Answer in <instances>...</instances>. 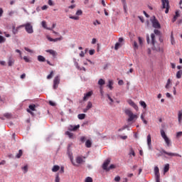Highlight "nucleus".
Wrapping results in <instances>:
<instances>
[{
  "instance_id": "nucleus-1",
  "label": "nucleus",
  "mask_w": 182,
  "mask_h": 182,
  "mask_svg": "<svg viewBox=\"0 0 182 182\" xmlns=\"http://www.w3.org/2000/svg\"><path fill=\"white\" fill-rule=\"evenodd\" d=\"M124 113L129 117L127 119L128 122H133V120H134V119H137V117H138L137 114H133V112H132V110H130L129 109H125Z\"/></svg>"
},
{
  "instance_id": "nucleus-2",
  "label": "nucleus",
  "mask_w": 182,
  "mask_h": 182,
  "mask_svg": "<svg viewBox=\"0 0 182 182\" xmlns=\"http://www.w3.org/2000/svg\"><path fill=\"white\" fill-rule=\"evenodd\" d=\"M150 21L152 23L153 28H155V29H160L161 28V26L160 25V23L159 22V20L156 18V16H153Z\"/></svg>"
},
{
  "instance_id": "nucleus-3",
  "label": "nucleus",
  "mask_w": 182,
  "mask_h": 182,
  "mask_svg": "<svg viewBox=\"0 0 182 182\" xmlns=\"http://www.w3.org/2000/svg\"><path fill=\"white\" fill-rule=\"evenodd\" d=\"M21 28H25L26 31L27 33H33V26L31 23H26L21 26Z\"/></svg>"
},
{
  "instance_id": "nucleus-4",
  "label": "nucleus",
  "mask_w": 182,
  "mask_h": 182,
  "mask_svg": "<svg viewBox=\"0 0 182 182\" xmlns=\"http://www.w3.org/2000/svg\"><path fill=\"white\" fill-rule=\"evenodd\" d=\"M162 9H166L165 14H168V10L170 9V4L168 0H161Z\"/></svg>"
},
{
  "instance_id": "nucleus-5",
  "label": "nucleus",
  "mask_w": 182,
  "mask_h": 182,
  "mask_svg": "<svg viewBox=\"0 0 182 182\" xmlns=\"http://www.w3.org/2000/svg\"><path fill=\"white\" fill-rule=\"evenodd\" d=\"M151 41H150V36H149V34H148L146 36L147 43H151L152 45V46H154V45L156 43V36L154 35V33L151 34Z\"/></svg>"
},
{
  "instance_id": "nucleus-6",
  "label": "nucleus",
  "mask_w": 182,
  "mask_h": 182,
  "mask_svg": "<svg viewBox=\"0 0 182 182\" xmlns=\"http://www.w3.org/2000/svg\"><path fill=\"white\" fill-rule=\"evenodd\" d=\"M60 83V76L57 75L55 77L53 80V89L56 90L58 89V86H59V84Z\"/></svg>"
},
{
  "instance_id": "nucleus-7",
  "label": "nucleus",
  "mask_w": 182,
  "mask_h": 182,
  "mask_svg": "<svg viewBox=\"0 0 182 182\" xmlns=\"http://www.w3.org/2000/svg\"><path fill=\"white\" fill-rule=\"evenodd\" d=\"M154 173L156 182H160V170L159 169V166L154 167Z\"/></svg>"
},
{
  "instance_id": "nucleus-8",
  "label": "nucleus",
  "mask_w": 182,
  "mask_h": 182,
  "mask_svg": "<svg viewBox=\"0 0 182 182\" xmlns=\"http://www.w3.org/2000/svg\"><path fill=\"white\" fill-rule=\"evenodd\" d=\"M161 153H164V154H166L167 156H171V157H181V155L178 154H174V153H171V152H167L166 151V150L163 149L161 151Z\"/></svg>"
},
{
  "instance_id": "nucleus-9",
  "label": "nucleus",
  "mask_w": 182,
  "mask_h": 182,
  "mask_svg": "<svg viewBox=\"0 0 182 182\" xmlns=\"http://www.w3.org/2000/svg\"><path fill=\"white\" fill-rule=\"evenodd\" d=\"M127 103L129 104V106H132V107H134L135 110H139V107L137 106V105H136V103H134V102H133V100H128Z\"/></svg>"
},
{
  "instance_id": "nucleus-10",
  "label": "nucleus",
  "mask_w": 182,
  "mask_h": 182,
  "mask_svg": "<svg viewBox=\"0 0 182 182\" xmlns=\"http://www.w3.org/2000/svg\"><path fill=\"white\" fill-rule=\"evenodd\" d=\"M80 127V125H79V124L75 125V126L70 125L68 127V130L70 132H76V130H77V129H79Z\"/></svg>"
},
{
  "instance_id": "nucleus-11",
  "label": "nucleus",
  "mask_w": 182,
  "mask_h": 182,
  "mask_svg": "<svg viewBox=\"0 0 182 182\" xmlns=\"http://www.w3.org/2000/svg\"><path fill=\"white\" fill-rule=\"evenodd\" d=\"M83 159H85V157L83 156H77L75 160H76V163L77 164H83V163H85V161L83 160Z\"/></svg>"
},
{
  "instance_id": "nucleus-12",
  "label": "nucleus",
  "mask_w": 182,
  "mask_h": 182,
  "mask_svg": "<svg viewBox=\"0 0 182 182\" xmlns=\"http://www.w3.org/2000/svg\"><path fill=\"white\" fill-rule=\"evenodd\" d=\"M109 164H110V159H107L104 162V164H102L103 170H105L106 171H107V169H108L107 166H109Z\"/></svg>"
},
{
  "instance_id": "nucleus-13",
  "label": "nucleus",
  "mask_w": 182,
  "mask_h": 182,
  "mask_svg": "<svg viewBox=\"0 0 182 182\" xmlns=\"http://www.w3.org/2000/svg\"><path fill=\"white\" fill-rule=\"evenodd\" d=\"M147 144L149 150H151V135L150 134L147 136Z\"/></svg>"
},
{
  "instance_id": "nucleus-14",
  "label": "nucleus",
  "mask_w": 182,
  "mask_h": 182,
  "mask_svg": "<svg viewBox=\"0 0 182 182\" xmlns=\"http://www.w3.org/2000/svg\"><path fill=\"white\" fill-rule=\"evenodd\" d=\"M93 107V105L92 104V102H88L87 107L85 109H83L84 113H87L88 110H90Z\"/></svg>"
},
{
  "instance_id": "nucleus-15",
  "label": "nucleus",
  "mask_w": 182,
  "mask_h": 182,
  "mask_svg": "<svg viewBox=\"0 0 182 182\" xmlns=\"http://www.w3.org/2000/svg\"><path fill=\"white\" fill-rule=\"evenodd\" d=\"M47 39L50 41V42H58V41H62V39H63V37L60 36V38H52L49 36H47Z\"/></svg>"
},
{
  "instance_id": "nucleus-16",
  "label": "nucleus",
  "mask_w": 182,
  "mask_h": 182,
  "mask_svg": "<svg viewBox=\"0 0 182 182\" xmlns=\"http://www.w3.org/2000/svg\"><path fill=\"white\" fill-rule=\"evenodd\" d=\"M8 65L9 66H14V64L15 63V59L12 58V56H10L8 59Z\"/></svg>"
},
{
  "instance_id": "nucleus-17",
  "label": "nucleus",
  "mask_w": 182,
  "mask_h": 182,
  "mask_svg": "<svg viewBox=\"0 0 182 182\" xmlns=\"http://www.w3.org/2000/svg\"><path fill=\"white\" fill-rule=\"evenodd\" d=\"M105 96L107 97V99L109 100V105L110 106H113V103H114V100H113V98H112V97H110V95L109 94H106Z\"/></svg>"
},
{
  "instance_id": "nucleus-18",
  "label": "nucleus",
  "mask_w": 182,
  "mask_h": 182,
  "mask_svg": "<svg viewBox=\"0 0 182 182\" xmlns=\"http://www.w3.org/2000/svg\"><path fill=\"white\" fill-rule=\"evenodd\" d=\"M92 95H93V92L92 91L87 92L84 95L83 100H87L88 97H90V96H92Z\"/></svg>"
},
{
  "instance_id": "nucleus-19",
  "label": "nucleus",
  "mask_w": 182,
  "mask_h": 182,
  "mask_svg": "<svg viewBox=\"0 0 182 182\" xmlns=\"http://www.w3.org/2000/svg\"><path fill=\"white\" fill-rule=\"evenodd\" d=\"M68 154L69 159H70L71 163L75 164L73 163V154L69 150V149H68Z\"/></svg>"
},
{
  "instance_id": "nucleus-20",
  "label": "nucleus",
  "mask_w": 182,
  "mask_h": 182,
  "mask_svg": "<svg viewBox=\"0 0 182 182\" xmlns=\"http://www.w3.org/2000/svg\"><path fill=\"white\" fill-rule=\"evenodd\" d=\"M164 140L168 147H170L171 146V141L170 140V139H168V137L166 136V138H164Z\"/></svg>"
},
{
  "instance_id": "nucleus-21",
  "label": "nucleus",
  "mask_w": 182,
  "mask_h": 182,
  "mask_svg": "<svg viewBox=\"0 0 182 182\" xmlns=\"http://www.w3.org/2000/svg\"><path fill=\"white\" fill-rule=\"evenodd\" d=\"M178 122L179 124L182 122V110H179L178 112Z\"/></svg>"
},
{
  "instance_id": "nucleus-22",
  "label": "nucleus",
  "mask_w": 182,
  "mask_h": 182,
  "mask_svg": "<svg viewBox=\"0 0 182 182\" xmlns=\"http://www.w3.org/2000/svg\"><path fill=\"white\" fill-rule=\"evenodd\" d=\"M60 167L58 165H55L52 168L53 173H56V171H59Z\"/></svg>"
},
{
  "instance_id": "nucleus-23",
  "label": "nucleus",
  "mask_w": 182,
  "mask_h": 182,
  "mask_svg": "<svg viewBox=\"0 0 182 182\" xmlns=\"http://www.w3.org/2000/svg\"><path fill=\"white\" fill-rule=\"evenodd\" d=\"M41 25H42L43 28H44V29H48V31H52V28H48V26L46 25V21H43L41 23Z\"/></svg>"
},
{
  "instance_id": "nucleus-24",
  "label": "nucleus",
  "mask_w": 182,
  "mask_h": 182,
  "mask_svg": "<svg viewBox=\"0 0 182 182\" xmlns=\"http://www.w3.org/2000/svg\"><path fill=\"white\" fill-rule=\"evenodd\" d=\"M46 52H47V53H50L52 56H56V51L53 50H46Z\"/></svg>"
},
{
  "instance_id": "nucleus-25",
  "label": "nucleus",
  "mask_w": 182,
  "mask_h": 182,
  "mask_svg": "<svg viewBox=\"0 0 182 182\" xmlns=\"http://www.w3.org/2000/svg\"><path fill=\"white\" fill-rule=\"evenodd\" d=\"M38 62H46V58H45V57H43V55H38Z\"/></svg>"
},
{
  "instance_id": "nucleus-26",
  "label": "nucleus",
  "mask_w": 182,
  "mask_h": 182,
  "mask_svg": "<svg viewBox=\"0 0 182 182\" xmlns=\"http://www.w3.org/2000/svg\"><path fill=\"white\" fill-rule=\"evenodd\" d=\"M170 85H171V80L170 78H168L167 80V82H166V84L165 85V88L166 89H170Z\"/></svg>"
},
{
  "instance_id": "nucleus-27",
  "label": "nucleus",
  "mask_w": 182,
  "mask_h": 182,
  "mask_svg": "<svg viewBox=\"0 0 182 182\" xmlns=\"http://www.w3.org/2000/svg\"><path fill=\"white\" fill-rule=\"evenodd\" d=\"M106 83V81H105V80L100 78L98 80V85L100 86V87H102V86H103V85H105Z\"/></svg>"
},
{
  "instance_id": "nucleus-28",
  "label": "nucleus",
  "mask_w": 182,
  "mask_h": 182,
  "mask_svg": "<svg viewBox=\"0 0 182 182\" xmlns=\"http://www.w3.org/2000/svg\"><path fill=\"white\" fill-rule=\"evenodd\" d=\"M86 117V114H79L77 115V118L80 119V120H83L84 119H85Z\"/></svg>"
},
{
  "instance_id": "nucleus-29",
  "label": "nucleus",
  "mask_w": 182,
  "mask_h": 182,
  "mask_svg": "<svg viewBox=\"0 0 182 182\" xmlns=\"http://www.w3.org/2000/svg\"><path fill=\"white\" fill-rule=\"evenodd\" d=\"M129 156H133V157L136 156V153L134 152V150L133 149V148H130Z\"/></svg>"
},
{
  "instance_id": "nucleus-30",
  "label": "nucleus",
  "mask_w": 182,
  "mask_h": 182,
  "mask_svg": "<svg viewBox=\"0 0 182 182\" xmlns=\"http://www.w3.org/2000/svg\"><path fill=\"white\" fill-rule=\"evenodd\" d=\"M22 154H23V152L22 151V149H20L18 153L16 155V158L21 159V157H22Z\"/></svg>"
},
{
  "instance_id": "nucleus-31",
  "label": "nucleus",
  "mask_w": 182,
  "mask_h": 182,
  "mask_svg": "<svg viewBox=\"0 0 182 182\" xmlns=\"http://www.w3.org/2000/svg\"><path fill=\"white\" fill-rule=\"evenodd\" d=\"M107 87H109V89H110V90H112L113 89V81L112 80L108 81Z\"/></svg>"
},
{
  "instance_id": "nucleus-32",
  "label": "nucleus",
  "mask_w": 182,
  "mask_h": 182,
  "mask_svg": "<svg viewBox=\"0 0 182 182\" xmlns=\"http://www.w3.org/2000/svg\"><path fill=\"white\" fill-rule=\"evenodd\" d=\"M85 146L87 147V149L92 147V141L90 140H87L85 142Z\"/></svg>"
},
{
  "instance_id": "nucleus-33",
  "label": "nucleus",
  "mask_w": 182,
  "mask_h": 182,
  "mask_svg": "<svg viewBox=\"0 0 182 182\" xmlns=\"http://www.w3.org/2000/svg\"><path fill=\"white\" fill-rule=\"evenodd\" d=\"M65 134H66V136H68L69 139H73V133H72L69 131H67V132H65Z\"/></svg>"
},
{
  "instance_id": "nucleus-34",
  "label": "nucleus",
  "mask_w": 182,
  "mask_h": 182,
  "mask_svg": "<svg viewBox=\"0 0 182 182\" xmlns=\"http://www.w3.org/2000/svg\"><path fill=\"white\" fill-rule=\"evenodd\" d=\"M4 117H6V119H11L12 117V114L6 112L4 114Z\"/></svg>"
},
{
  "instance_id": "nucleus-35",
  "label": "nucleus",
  "mask_w": 182,
  "mask_h": 182,
  "mask_svg": "<svg viewBox=\"0 0 182 182\" xmlns=\"http://www.w3.org/2000/svg\"><path fill=\"white\" fill-rule=\"evenodd\" d=\"M28 107H29V110H32V112H35V110H36V105H30L29 106H28Z\"/></svg>"
},
{
  "instance_id": "nucleus-36",
  "label": "nucleus",
  "mask_w": 182,
  "mask_h": 182,
  "mask_svg": "<svg viewBox=\"0 0 182 182\" xmlns=\"http://www.w3.org/2000/svg\"><path fill=\"white\" fill-rule=\"evenodd\" d=\"M122 5H123V8L126 12V9H127V4L126 3V0H121Z\"/></svg>"
},
{
  "instance_id": "nucleus-37",
  "label": "nucleus",
  "mask_w": 182,
  "mask_h": 182,
  "mask_svg": "<svg viewBox=\"0 0 182 182\" xmlns=\"http://www.w3.org/2000/svg\"><path fill=\"white\" fill-rule=\"evenodd\" d=\"M161 136L163 139H165L167 137V135H166V132H164V129H161Z\"/></svg>"
},
{
  "instance_id": "nucleus-38",
  "label": "nucleus",
  "mask_w": 182,
  "mask_h": 182,
  "mask_svg": "<svg viewBox=\"0 0 182 182\" xmlns=\"http://www.w3.org/2000/svg\"><path fill=\"white\" fill-rule=\"evenodd\" d=\"M139 104L144 109H146V107H147V105L144 101H140Z\"/></svg>"
},
{
  "instance_id": "nucleus-39",
  "label": "nucleus",
  "mask_w": 182,
  "mask_h": 182,
  "mask_svg": "<svg viewBox=\"0 0 182 182\" xmlns=\"http://www.w3.org/2000/svg\"><path fill=\"white\" fill-rule=\"evenodd\" d=\"M181 75H182V70H179L176 73L177 79H181Z\"/></svg>"
},
{
  "instance_id": "nucleus-40",
  "label": "nucleus",
  "mask_w": 182,
  "mask_h": 182,
  "mask_svg": "<svg viewBox=\"0 0 182 182\" xmlns=\"http://www.w3.org/2000/svg\"><path fill=\"white\" fill-rule=\"evenodd\" d=\"M171 45H176V41H174L173 33H171Z\"/></svg>"
},
{
  "instance_id": "nucleus-41",
  "label": "nucleus",
  "mask_w": 182,
  "mask_h": 182,
  "mask_svg": "<svg viewBox=\"0 0 182 182\" xmlns=\"http://www.w3.org/2000/svg\"><path fill=\"white\" fill-rule=\"evenodd\" d=\"M154 32V34L156 35L157 36H161V32H160V31L155 29Z\"/></svg>"
},
{
  "instance_id": "nucleus-42",
  "label": "nucleus",
  "mask_w": 182,
  "mask_h": 182,
  "mask_svg": "<svg viewBox=\"0 0 182 182\" xmlns=\"http://www.w3.org/2000/svg\"><path fill=\"white\" fill-rule=\"evenodd\" d=\"M169 168H170V166L168 164L165 165V166L164 168V173H167V171H168Z\"/></svg>"
},
{
  "instance_id": "nucleus-43",
  "label": "nucleus",
  "mask_w": 182,
  "mask_h": 182,
  "mask_svg": "<svg viewBox=\"0 0 182 182\" xmlns=\"http://www.w3.org/2000/svg\"><path fill=\"white\" fill-rule=\"evenodd\" d=\"M12 32L14 35H16V33H18V28H16L15 26H13L12 27Z\"/></svg>"
},
{
  "instance_id": "nucleus-44",
  "label": "nucleus",
  "mask_w": 182,
  "mask_h": 182,
  "mask_svg": "<svg viewBox=\"0 0 182 182\" xmlns=\"http://www.w3.org/2000/svg\"><path fill=\"white\" fill-rule=\"evenodd\" d=\"M121 46H122V44H120V43H116L115 46H114L115 50H117L119 49V48H120Z\"/></svg>"
},
{
  "instance_id": "nucleus-45",
  "label": "nucleus",
  "mask_w": 182,
  "mask_h": 182,
  "mask_svg": "<svg viewBox=\"0 0 182 182\" xmlns=\"http://www.w3.org/2000/svg\"><path fill=\"white\" fill-rule=\"evenodd\" d=\"M70 19H74V21H79V16H70Z\"/></svg>"
},
{
  "instance_id": "nucleus-46",
  "label": "nucleus",
  "mask_w": 182,
  "mask_h": 182,
  "mask_svg": "<svg viewBox=\"0 0 182 182\" xmlns=\"http://www.w3.org/2000/svg\"><path fill=\"white\" fill-rule=\"evenodd\" d=\"M85 182H93V179L88 176L85 178Z\"/></svg>"
},
{
  "instance_id": "nucleus-47",
  "label": "nucleus",
  "mask_w": 182,
  "mask_h": 182,
  "mask_svg": "<svg viewBox=\"0 0 182 182\" xmlns=\"http://www.w3.org/2000/svg\"><path fill=\"white\" fill-rule=\"evenodd\" d=\"M53 77V71H51L50 73L47 76V79H52Z\"/></svg>"
},
{
  "instance_id": "nucleus-48",
  "label": "nucleus",
  "mask_w": 182,
  "mask_h": 182,
  "mask_svg": "<svg viewBox=\"0 0 182 182\" xmlns=\"http://www.w3.org/2000/svg\"><path fill=\"white\" fill-rule=\"evenodd\" d=\"M6 39L4 38V36H0V43H4L5 42Z\"/></svg>"
},
{
  "instance_id": "nucleus-49",
  "label": "nucleus",
  "mask_w": 182,
  "mask_h": 182,
  "mask_svg": "<svg viewBox=\"0 0 182 182\" xmlns=\"http://www.w3.org/2000/svg\"><path fill=\"white\" fill-rule=\"evenodd\" d=\"M55 182H60V178L59 177V174H57L55 176Z\"/></svg>"
},
{
  "instance_id": "nucleus-50",
  "label": "nucleus",
  "mask_w": 182,
  "mask_h": 182,
  "mask_svg": "<svg viewBox=\"0 0 182 182\" xmlns=\"http://www.w3.org/2000/svg\"><path fill=\"white\" fill-rule=\"evenodd\" d=\"M23 60H25V62H26L27 63H29V62H31V60L26 57V56H24L23 57Z\"/></svg>"
},
{
  "instance_id": "nucleus-51",
  "label": "nucleus",
  "mask_w": 182,
  "mask_h": 182,
  "mask_svg": "<svg viewBox=\"0 0 182 182\" xmlns=\"http://www.w3.org/2000/svg\"><path fill=\"white\" fill-rule=\"evenodd\" d=\"M22 170H23L24 173H28V166H25L22 168Z\"/></svg>"
},
{
  "instance_id": "nucleus-52",
  "label": "nucleus",
  "mask_w": 182,
  "mask_h": 182,
  "mask_svg": "<svg viewBox=\"0 0 182 182\" xmlns=\"http://www.w3.org/2000/svg\"><path fill=\"white\" fill-rule=\"evenodd\" d=\"M82 14H83V11H82V10H77L76 12V15H77V16L82 15Z\"/></svg>"
},
{
  "instance_id": "nucleus-53",
  "label": "nucleus",
  "mask_w": 182,
  "mask_h": 182,
  "mask_svg": "<svg viewBox=\"0 0 182 182\" xmlns=\"http://www.w3.org/2000/svg\"><path fill=\"white\" fill-rule=\"evenodd\" d=\"M16 53H19L20 58L22 59V52L21 51V50H16Z\"/></svg>"
},
{
  "instance_id": "nucleus-54",
  "label": "nucleus",
  "mask_w": 182,
  "mask_h": 182,
  "mask_svg": "<svg viewBox=\"0 0 182 182\" xmlns=\"http://www.w3.org/2000/svg\"><path fill=\"white\" fill-rule=\"evenodd\" d=\"M16 12L14 11H9V16H14V14H15Z\"/></svg>"
},
{
  "instance_id": "nucleus-55",
  "label": "nucleus",
  "mask_w": 182,
  "mask_h": 182,
  "mask_svg": "<svg viewBox=\"0 0 182 182\" xmlns=\"http://www.w3.org/2000/svg\"><path fill=\"white\" fill-rule=\"evenodd\" d=\"M119 137L121 138L122 140H127V136L119 135Z\"/></svg>"
},
{
  "instance_id": "nucleus-56",
  "label": "nucleus",
  "mask_w": 182,
  "mask_h": 182,
  "mask_svg": "<svg viewBox=\"0 0 182 182\" xmlns=\"http://www.w3.org/2000/svg\"><path fill=\"white\" fill-rule=\"evenodd\" d=\"M112 168H114V164H111L109 167H108V169H107V171H109V170H112Z\"/></svg>"
},
{
  "instance_id": "nucleus-57",
  "label": "nucleus",
  "mask_w": 182,
  "mask_h": 182,
  "mask_svg": "<svg viewBox=\"0 0 182 182\" xmlns=\"http://www.w3.org/2000/svg\"><path fill=\"white\" fill-rule=\"evenodd\" d=\"M139 45H143V39L141 37L138 38Z\"/></svg>"
},
{
  "instance_id": "nucleus-58",
  "label": "nucleus",
  "mask_w": 182,
  "mask_h": 182,
  "mask_svg": "<svg viewBox=\"0 0 182 182\" xmlns=\"http://www.w3.org/2000/svg\"><path fill=\"white\" fill-rule=\"evenodd\" d=\"M27 112H28V113H30V114H31V116H35V113H33V112H32L31 109H27Z\"/></svg>"
},
{
  "instance_id": "nucleus-59",
  "label": "nucleus",
  "mask_w": 182,
  "mask_h": 182,
  "mask_svg": "<svg viewBox=\"0 0 182 182\" xmlns=\"http://www.w3.org/2000/svg\"><path fill=\"white\" fill-rule=\"evenodd\" d=\"M182 136V132H178L176 133V137H181Z\"/></svg>"
},
{
  "instance_id": "nucleus-60",
  "label": "nucleus",
  "mask_w": 182,
  "mask_h": 182,
  "mask_svg": "<svg viewBox=\"0 0 182 182\" xmlns=\"http://www.w3.org/2000/svg\"><path fill=\"white\" fill-rule=\"evenodd\" d=\"M24 49H25V50H26V52H29L30 53H32L33 52V51H32V50H31L26 47H25Z\"/></svg>"
},
{
  "instance_id": "nucleus-61",
  "label": "nucleus",
  "mask_w": 182,
  "mask_h": 182,
  "mask_svg": "<svg viewBox=\"0 0 182 182\" xmlns=\"http://www.w3.org/2000/svg\"><path fill=\"white\" fill-rule=\"evenodd\" d=\"M134 48H135V49L139 48V46L137 45V42H136V41L134 42Z\"/></svg>"
},
{
  "instance_id": "nucleus-62",
  "label": "nucleus",
  "mask_w": 182,
  "mask_h": 182,
  "mask_svg": "<svg viewBox=\"0 0 182 182\" xmlns=\"http://www.w3.org/2000/svg\"><path fill=\"white\" fill-rule=\"evenodd\" d=\"M95 49L90 50L89 53H90V55H95Z\"/></svg>"
},
{
  "instance_id": "nucleus-63",
  "label": "nucleus",
  "mask_w": 182,
  "mask_h": 182,
  "mask_svg": "<svg viewBox=\"0 0 182 182\" xmlns=\"http://www.w3.org/2000/svg\"><path fill=\"white\" fill-rule=\"evenodd\" d=\"M123 84H124L123 80H120L118 81V85H119V86H122Z\"/></svg>"
},
{
  "instance_id": "nucleus-64",
  "label": "nucleus",
  "mask_w": 182,
  "mask_h": 182,
  "mask_svg": "<svg viewBox=\"0 0 182 182\" xmlns=\"http://www.w3.org/2000/svg\"><path fill=\"white\" fill-rule=\"evenodd\" d=\"M114 181H120V176H116L114 178Z\"/></svg>"
}]
</instances>
